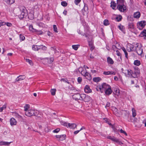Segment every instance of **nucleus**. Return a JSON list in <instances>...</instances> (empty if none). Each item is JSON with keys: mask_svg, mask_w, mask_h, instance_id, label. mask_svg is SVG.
I'll use <instances>...</instances> for the list:
<instances>
[{"mask_svg": "<svg viewBox=\"0 0 146 146\" xmlns=\"http://www.w3.org/2000/svg\"><path fill=\"white\" fill-rule=\"evenodd\" d=\"M77 81L79 83H81L82 81V78L80 77H79L77 79Z\"/></svg>", "mask_w": 146, "mask_h": 146, "instance_id": "obj_56", "label": "nucleus"}, {"mask_svg": "<svg viewBox=\"0 0 146 146\" xmlns=\"http://www.w3.org/2000/svg\"><path fill=\"white\" fill-rule=\"evenodd\" d=\"M105 94L107 95H109L112 92V91L111 89V88L110 86L107 89H106L105 91Z\"/></svg>", "mask_w": 146, "mask_h": 146, "instance_id": "obj_17", "label": "nucleus"}, {"mask_svg": "<svg viewBox=\"0 0 146 146\" xmlns=\"http://www.w3.org/2000/svg\"><path fill=\"white\" fill-rule=\"evenodd\" d=\"M56 91V90L55 89H52L50 91L51 94L53 96L55 95Z\"/></svg>", "mask_w": 146, "mask_h": 146, "instance_id": "obj_41", "label": "nucleus"}, {"mask_svg": "<svg viewBox=\"0 0 146 146\" xmlns=\"http://www.w3.org/2000/svg\"><path fill=\"white\" fill-rule=\"evenodd\" d=\"M32 49L35 51H38L39 50L41 49L46 50L47 49V48L46 46H43L42 48H39L38 45H34L32 46Z\"/></svg>", "mask_w": 146, "mask_h": 146, "instance_id": "obj_10", "label": "nucleus"}, {"mask_svg": "<svg viewBox=\"0 0 146 146\" xmlns=\"http://www.w3.org/2000/svg\"><path fill=\"white\" fill-rule=\"evenodd\" d=\"M140 73V71L138 68L137 69H136L135 71L133 72V77L135 78L137 77V75H139Z\"/></svg>", "mask_w": 146, "mask_h": 146, "instance_id": "obj_15", "label": "nucleus"}, {"mask_svg": "<svg viewBox=\"0 0 146 146\" xmlns=\"http://www.w3.org/2000/svg\"><path fill=\"white\" fill-rule=\"evenodd\" d=\"M117 5H124V0H117Z\"/></svg>", "mask_w": 146, "mask_h": 146, "instance_id": "obj_27", "label": "nucleus"}, {"mask_svg": "<svg viewBox=\"0 0 146 146\" xmlns=\"http://www.w3.org/2000/svg\"><path fill=\"white\" fill-rule=\"evenodd\" d=\"M67 11L66 10H64L63 12V14L65 15H67Z\"/></svg>", "mask_w": 146, "mask_h": 146, "instance_id": "obj_64", "label": "nucleus"}, {"mask_svg": "<svg viewBox=\"0 0 146 146\" xmlns=\"http://www.w3.org/2000/svg\"><path fill=\"white\" fill-rule=\"evenodd\" d=\"M118 27L123 33H125V29L123 26L120 25L118 26Z\"/></svg>", "mask_w": 146, "mask_h": 146, "instance_id": "obj_26", "label": "nucleus"}, {"mask_svg": "<svg viewBox=\"0 0 146 146\" xmlns=\"http://www.w3.org/2000/svg\"><path fill=\"white\" fill-rule=\"evenodd\" d=\"M6 23L3 22L1 21H0V27L1 26L6 25Z\"/></svg>", "mask_w": 146, "mask_h": 146, "instance_id": "obj_54", "label": "nucleus"}, {"mask_svg": "<svg viewBox=\"0 0 146 146\" xmlns=\"http://www.w3.org/2000/svg\"><path fill=\"white\" fill-rule=\"evenodd\" d=\"M8 4H11L15 2V0H3Z\"/></svg>", "mask_w": 146, "mask_h": 146, "instance_id": "obj_25", "label": "nucleus"}, {"mask_svg": "<svg viewBox=\"0 0 146 146\" xmlns=\"http://www.w3.org/2000/svg\"><path fill=\"white\" fill-rule=\"evenodd\" d=\"M123 73L125 74V76L127 77H133V72L131 70H125Z\"/></svg>", "mask_w": 146, "mask_h": 146, "instance_id": "obj_5", "label": "nucleus"}, {"mask_svg": "<svg viewBox=\"0 0 146 146\" xmlns=\"http://www.w3.org/2000/svg\"><path fill=\"white\" fill-rule=\"evenodd\" d=\"M116 72L115 71H104L103 72V74L106 75H115Z\"/></svg>", "mask_w": 146, "mask_h": 146, "instance_id": "obj_16", "label": "nucleus"}, {"mask_svg": "<svg viewBox=\"0 0 146 146\" xmlns=\"http://www.w3.org/2000/svg\"><path fill=\"white\" fill-rule=\"evenodd\" d=\"M68 123L67 122H65V121H63V122H62L61 123V124L62 125H63L64 126H66L67 127H68Z\"/></svg>", "mask_w": 146, "mask_h": 146, "instance_id": "obj_47", "label": "nucleus"}, {"mask_svg": "<svg viewBox=\"0 0 146 146\" xmlns=\"http://www.w3.org/2000/svg\"><path fill=\"white\" fill-rule=\"evenodd\" d=\"M60 129L59 128H57L55 129L53 131V133H57L60 131Z\"/></svg>", "mask_w": 146, "mask_h": 146, "instance_id": "obj_59", "label": "nucleus"}, {"mask_svg": "<svg viewBox=\"0 0 146 146\" xmlns=\"http://www.w3.org/2000/svg\"><path fill=\"white\" fill-rule=\"evenodd\" d=\"M116 6V4L114 1H111V7L112 9H114Z\"/></svg>", "mask_w": 146, "mask_h": 146, "instance_id": "obj_36", "label": "nucleus"}, {"mask_svg": "<svg viewBox=\"0 0 146 146\" xmlns=\"http://www.w3.org/2000/svg\"><path fill=\"white\" fill-rule=\"evenodd\" d=\"M128 26L129 29H133L134 28V25L133 23H129Z\"/></svg>", "mask_w": 146, "mask_h": 146, "instance_id": "obj_42", "label": "nucleus"}, {"mask_svg": "<svg viewBox=\"0 0 146 146\" xmlns=\"http://www.w3.org/2000/svg\"><path fill=\"white\" fill-rule=\"evenodd\" d=\"M110 103L109 102H107V104H106V106H105V107L106 108L108 107H109L110 106Z\"/></svg>", "mask_w": 146, "mask_h": 146, "instance_id": "obj_62", "label": "nucleus"}, {"mask_svg": "<svg viewBox=\"0 0 146 146\" xmlns=\"http://www.w3.org/2000/svg\"><path fill=\"white\" fill-rule=\"evenodd\" d=\"M81 0H75L74 3L76 5H78L81 1Z\"/></svg>", "mask_w": 146, "mask_h": 146, "instance_id": "obj_58", "label": "nucleus"}, {"mask_svg": "<svg viewBox=\"0 0 146 146\" xmlns=\"http://www.w3.org/2000/svg\"><path fill=\"white\" fill-rule=\"evenodd\" d=\"M78 71L80 72L82 75V73H84L85 72L83 70V69L82 67L79 68Z\"/></svg>", "mask_w": 146, "mask_h": 146, "instance_id": "obj_45", "label": "nucleus"}, {"mask_svg": "<svg viewBox=\"0 0 146 146\" xmlns=\"http://www.w3.org/2000/svg\"><path fill=\"white\" fill-rule=\"evenodd\" d=\"M72 98L75 100H81L82 99V94H80L78 93H77L73 95L72 96Z\"/></svg>", "mask_w": 146, "mask_h": 146, "instance_id": "obj_11", "label": "nucleus"}, {"mask_svg": "<svg viewBox=\"0 0 146 146\" xmlns=\"http://www.w3.org/2000/svg\"><path fill=\"white\" fill-rule=\"evenodd\" d=\"M110 86L109 85L106 83H103L101 85L98 86L96 89L97 91H100L101 93H103Z\"/></svg>", "mask_w": 146, "mask_h": 146, "instance_id": "obj_1", "label": "nucleus"}, {"mask_svg": "<svg viewBox=\"0 0 146 146\" xmlns=\"http://www.w3.org/2000/svg\"><path fill=\"white\" fill-rule=\"evenodd\" d=\"M101 80V78L100 77H95L93 78V80L94 82H98Z\"/></svg>", "mask_w": 146, "mask_h": 146, "instance_id": "obj_37", "label": "nucleus"}, {"mask_svg": "<svg viewBox=\"0 0 146 146\" xmlns=\"http://www.w3.org/2000/svg\"><path fill=\"white\" fill-rule=\"evenodd\" d=\"M107 61L108 63L110 64H113L114 62L112 59L110 57H108L107 58Z\"/></svg>", "mask_w": 146, "mask_h": 146, "instance_id": "obj_24", "label": "nucleus"}, {"mask_svg": "<svg viewBox=\"0 0 146 146\" xmlns=\"http://www.w3.org/2000/svg\"><path fill=\"white\" fill-rule=\"evenodd\" d=\"M68 127L71 129H74L77 127V125L74 123L70 124L68 123Z\"/></svg>", "mask_w": 146, "mask_h": 146, "instance_id": "obj_22", "label": "nucleus"}, {"mask_svg": "<svg viewBox=\"0 0 146 146\" xmlns=\"http://www.w3.org/2000/svg\"><path fill=\"white\" fill-rule=\"evenodd\" d=\"M85 72L84 73H82V75L86 79H88L89 80H90L92 79V77L91 75L87 71L86 69L85 70Z\"/></svg>", "mask_w": 146, "mask_h": 146, "instance_id": "obj_9", "label": "nucleus"}, {"mask_svg": "<svg viewBox=\"0 0 146 146\" xmlns=\"http://www.w3.org/2000/svg\"><path fill=\"white\" fill-rule=\"evenodd\" d=\"M11 143V142L1 141L0 142V145H5L9 146Z\"/></svg>", "mask_w": 146, "mask_h": 146, "instance_id": "obj_20", "label": "nucleus"}, {"mask_svg": "<svg viewBox=\"0 0 146 146\" xmlns=\"http://www.w3.org/2000/svg\"><path fill=\"white\" fill-rule=\"evenodd\" d=\"M135 46L132 44H129L127 46V50L129 52H134Z\"/></svg>", "mask_w": 146, "mask_h": 146, "instance_id": "obj_7", "label": "nucleus"}, {"mask_svg": "<svg viewBox=\"0 0 146 146\" xmlns=\"http://www.w3.org/2000/svg\"><path fill=\"white\" fill-rule=\"evenodd\" d=\"M36 112L35 110L32 109H31L25 112V115L28 117H31L35 115Z\"/></svg>", "mask_w": 146, "mask_h": 146, "instance_id": "obj_3", "label": "nucleus"}, {"mask_svg": "<svg viewBox=\"0 0 146 146\" xmlns=\"http://www.w3.org/2000/svg\"><path fill=\"white\" fill-rule=\"evenodd\" d=\"M91 100V98L89 96L84 94H82V100L85 102H89Z\"/></svg>", "mask_w": 146, "mask_h": 146, "instance_id": "obj_6", "label": "nucleus"}, {"mask_svg": "<svg viewBox=\"0 0 146 146\" xmlns=\"http://www.w3.org/2000/svg\"><path fill=\"white\" fill-rule=\"evenodd\" d=\"M54 58L53 57H51L48 60V62L49 64H51L54 61Z\"/></svg>", "mask_w": 146, "mask_h": 146, "instance_id": "obj_49", "label": "nucleus"}, {"mask_svg": "<svg viewBox=\"0 0 146 146\" xmlns=\"http://www.w3.org/2000/svg\"><path fill=\"white\" fill-rule=\"evenodd\" d=\"M122 114L124 118L126 120H128L129 116V113L128 112L124 110L122 111Z\"/></svg>", "mask_w": 146, "mask_h": 146, "instance_id": "obj_12", "label": "nucleus"}, {"mask_svg": "<svg viewBox=\"0 0 146 146\" xmlns=\"http://www.w3.org/2000/svg\"><path fill=\"white\" fill-rule=\"evenodd\" d=\"M21 10L22 9L21 14L19 15V17L20 19H22L24 18L27 14V11L25 8L23 7L21 8Z\"/></svg>", "mask_w": 146, "mask_h": 146, "instance_id": "obj_4", "label": "nucleus"}, {"mask_svg": "<svg viewBox=\"0 0 146 146\" xmlns=\"http://www.w3.org/2000/svg\"><path fill=\"white\" fill-rule=\"evenodd\" d=\"M113 93L116 95L118 96L120 94V90L118 88H115Z\"/></svg>", "mask_w": 146, "mask_h": 146, "instance_id": "obj_21", "label": "nucleus"}, {"mask_svg": "<svg viewBox=\"0 0 146 146\" xmlns=\"http://www.w3.org/2000/svg\"><path fill=\"white\" fill-rule=\"evenodd\" d=\"M44 128V130L46 132H48L49 131V129L47 127V126L46 125L45 127H43Z\"/></svg>", "mask_w": 146, "mask_h": 146, "instance_id": "obj_57", "label": "nucleus"}, {"mask_svg": "<svg viewBox=\"0 0 146 146\" xmlns=\"http://www.w3.org/2000/svg\"><path fill=\"white\" fill-rule=\"evenodd\" d=\"M112 141L115 142L116 143H118L120 145L123 144L122 143H121V141H119V139L116 138L115 137L113 138Z\"/></svg>", "mask_w": 146, "mask_h": 146, "instance_id": "obj_30", "label": "nucleus"}, {"mask_svg": "<svg viewBox=\"0 0 146 146\" xmlns=\"http://www.w3.org/2000/svg\"><path fill=\"white\" fill-rule=\"evenodd\" d=\"M10 124L11 126L16 125L17 122L16 120L14 118H11L10 120Z\"/></svg>", "mask_w": 146, "mask_h": 146, "instance_id": "obj_14", "label": "nucleus"}, {"mask_svg": "<svg viewBox=\"0 0 146 146\" xmlns=\"http://www.w3.org/2000/svg\"><path fill=\"white\" fill-rule=\"evenodd\" d=\"M80 45L78 44V45H73L72 46V48L74 49L75 50H77L78 48L79 47Z\"/></svg>", "mask_w": 146, "mask_h": 146, "instance_id": "obj_39", "label": "nucleus"}, {"mask_svg": "<svg viewBox=\"0 0 146 146\" xmlns=\"http://www.w3.org/2000/svg\"><path fill=\"white\" fill-rule=\"evenodd\" d=\"M84 90L85 93H88L92 92V90L90 88V87L88 85H86L84 88Z\"/></svg>", "mask_w": 146, "mask_h": 146, "instance_id": "obj_18", "label": "nucleus"}, {"mask_svg": "<svg viewBox=\"0 0 146 146\" xmlns=\"http://www.w3.org/2000/svg\"><path fill=\"white\" fill-rule=\"evenodd\" d=\"M35 33H36L37 34L39 35H42L43 34V32L40 30H36V31H35Z\"/></svg>", "mask_w": 146, "mask_h": 146, "instance_id": "obj_44", "label": "nucleus"}, {"mask_svg": "<svg viewBox=\"0 0 146 146\" xmlns=\"http://www.w3.org/2000/svg\"><path fill=\"white\" fill-rule=\"evenodd\" d=\"M140 13L139 12H137L134 13L133 16L135 18H139L140 17Z\"/></svg>", "mask_w": 146, "mask_h": 146, "instance_id": "obj_23", "label": "nucleus"}, {"mask_svg": "<svg viewBox=\"0 0 146 146\" xmlns=\"http://www.w3.org/2000/svg\"><path fill=\"white\" fill-rule=\"evenodd\" d=\"M38 25L41 27H43L44 26V24L42 23H40L38 24Z\"/></svg>", "mask_w": 146, "mask_h": 146, "instance_id": "obj_55", "label": "nucleus"}, {"mask_svg": "<svg viewBox=\"0 0 146 146\" xmlns=\"http://www.w3.org/2000/svg\"><path fill=\"white\" fill-rule=\"evenodd\" d=\"M6 24L8 27H11L12 26V24L11 23L8 22L6 23Z\"/></svg>", "mask_w": 146, "mask_h": 146, "instance_id": "obj_61", "label": "nucleus"}, {"mask_svg": "<svg viewBox=\"0 0 146 146\" xmlns=\"http://www.w3.org/2000/svg\"><path fill=\"white\" fill-rule=\"evenodd\" d=\"M53 27L54 31L56 33H57L58 32L57 31V28L56 25H53Z\"/></svg>", "mask_w": 146, "mask_h": 146, "instance_id": "obj_48", "label": "nucleus"}, {"mask_svg": "<svg viewBox=\"0 0 146 146\" xmlns=\"http://www.w3.org/2000/svg\"><path fill=\"white\" fill-rule=\"evenodd\" d=\"M122 19V17L121 15H119L118 16H117L115 17V19L116 21L119 22Z\"/></svg>", "mask_w": 146, "mask_h": 146, "instance_id": "obj_35", "label": "nucleus"}, {"mask_svg": "<svg viewBox=\"0 0 146 146\" xmlns=\"http://www.w3.org/2000/svg\"><path fill=\"white\" fill-rule=\"evenodd\" d=\"M29 30L33 32H35V31H36V29H34L33 28V26L32 25H30L29 26Z\"/></svg>", "mask_w": 146, "mask_h": 146, "instance_id": "obj_29", "label": "nucleus"}, {"mask_svg": "<svg viewBox=\"0 0 146 146\" xmlns=\"http://www.w3.org/2000/svg\"><path fill=\"white\" fill-rule=\"evenodd\" d=\"M57 140L59 141H62L66 139V135H56V136Z\"/></svg>", "mask_w": 146, "mask_h": 146, "instance_id": "obj_13", "label": "nucleus"}, {"mask_svg": "<svg viewBox=\"0 0 146 146\" xmlns=\"http://www.w3.org/2000/svg\"><path fill=\"white\" fill-rule=\"evenodd\" d=\"M61 5L64 7H66L67 6V3L65 1H63L61 2Z\"/></svg>", "mask_w": 146, "mask_h": 146, "instance_id": "obj_46", "label": "nucleus"}, {"mask_svg": "<svg viewBox=\"0 0 146 146\" xmlns=\"http://www.w3.org/2000/svg\"><path fill=\"white\" fill-rule=\"evenodd\" d=\"M141 35H142V36H143L144 38L146 40V30H144L142 32Z\"/></svg>", "mask_w": 146, "mask_h": 146, "instance_id": "obj_32", "label": "nucleus"}, {"mask_svg": "<svg viewBox=\"0 0 146 146\" xmlns=\"http://www.w3.org/2000/svg\"><path fill=\"white\" fill-rule=\"evenodd\" d=\"M20 40H23L25 39V37L23 35H22V34H20Z\"/></svg>", "mask_w": 146, "mask_h": 146, "instance_id": "obj_50", "label": "nucleus"}, {"mask_svg": "<svg viewBox=\"0 0 146 146\" xmlns=\"http://www.w3.org/2000/svg\"><path fill=\"white\" fill-rule=\"evenodd\" d=\"M24 111L26 112L27 110H29L30 108V105L29 104H26L24 107Z\"/></svg>", "mask_w": 146, "mask_h": 146, "instance_id": "obj_31", "label": "nucleus"}, {"mask_svg": "<svg viewBox=\"0 0 146 146\" xmlns=\"http://www.w3.org/2000/svg\"><path fill=\"white\" fill-rule=\"evenodd\" d=\"M139 25L141 27L143 28L146 25L145 22V21H141L139 22Z\"/></svg>", "mask_w": 146, "mask_h": 146, "instance_id": "obj_28", "label": "nucleus"}, {"mask_svg": "<svg viewBox=\"0 0 146 146\" xmlns=\"http://www.w3.org/2000/svg\"><path fill=\"white\" fill-rule=\"evenodd\" d=\"M136 45L134 52H136L138 55H141L143 52L142 46L141 44L139 43H137Z\"/></svg>", "mask_w": 146, "mask_h": 146, "instance_id": "obj_2", "label": "nucleus"}, {"mask_svg": "<svg viewBox=\"0 0 146 146\" xmlns=\"http://www.w3.org/2000/svg\"><path fill=\"white\" fill-rule=\"evenodd\" d=\"M110 24L108 20L105 19L104 21V25L107 26Z\"/></svg>", "mask_w": 146, "mask_h": 146, "instance_id": "obj_40", "label": "nucleus"}, {"mask_svg": "<svg viewBox=\"0 0 146 146\" xmlns=\"http://www.w3.org/2000/svg\"><path fill=\"white\" fill-rule=\"evenodd\" d=\"M132 115L133 117H135L136 115V111L134 108L132 109Z\"/></svg>", "mask_w": 146, "mask_h": 146, "instance_id": "obj_34", "label": "nucleus"}, {"mask_svg": "<svg viewBox=\"0 0 146 146\" xmlns=\"http://www.w3.org/2000/svg\"><path fill=\"white\" fill-rule=\"evenodd\" d=\"M114 79L115 81H118V78L117 76H115L114 78Z\"/></svg>", "mask_w": 146, "mask_h": 146, "instance_id": "obj_63", "label": "nucleus"}, {"mask_svg": "<svg viewBox=\"0 0 146 146\" xmlns=\"http://www.w3.org/2000/svg\"><path fill=\"white\" fill-rule=\"evenodd\" d=\"M28 17L30 19H32L34 18V15L31 13H29L28 14Z\"/></svg>", "mask_w": 146, "mask_h": 146, "instance_id": "obj_38", "label": "nucleus"}, {"mask_svg": "<svg viewBox=\"0 0 146 146\" xmlns=\"http://www.w3.org/2000/svg\"><path fill=\"white\" fill-rule=\"evenodd\" d=\"M61 81H64L65 82H66L68 84H69V82L68 81V80L66 78H62L61 79Z\"/></svg>", "mask_w": 146, "mask_h": 146, "instance_id": "obj_51", "label": "nucleus"}, {"mask_svg": "<svg viewBox=\"0 0 146 146\" xmlns=\"http://www.w3.org/2000/svg\"><path fill=\"white\" fill-rule=\"evenodd\" d=\"M25 78V76L24 75H21L18 76L16 79V81L18 82L24 80Z\"/></svg>", "mask_w": 146, "mask_h": 146, "instance_id": "obj_19", "label": "nucleus"}, {"mask_svg": "<svg viewBox=\"0 0 146 146\" xmlns=\"http://www.w3.org/2000/svg\"><path fill=\"white\" fill-rule=\"evenodd\" d=\"M124 54H125V56L126 58H127V59H128V53H127V51H125V52H124Z\"/></svg>", "mask_w": 146, "mask_h": 146, "instance_id": "obj_60", "label": "nucleus"}, {"mask_svg": "<svg viewBox=\"0 0 146 146\" xmlns=\"http://www.w3.org/2000/svg\"><path fill=\"white\" fill-rule=\"evenodd\" d=\"M26 61L27 62H28L30 65L31 66L33 65V63L31 60H30L29 59H26Z\"/></svg>", "mask_w": 146, "mask_h": 146, "instance_id": "obj_43", "label": "nucleus"}, {"mask_svg": "<svg viewBox=\"0 0 146 146\" xmlns=\"http://www.w3.org/2000/svg\"><path fill=\"white\" fill-rule=\"evenodd\" d=\"M134 65L137 66H139L141 64V63L140 61L138 60H136L134 61Z\"/></svg>", "mask_w": 146, "mask_h": 146, "instance_id": "obj_33", "label": "nucleus"}, {"mask_svg": "<svg viewBox=\"0 0 146 146\" xmlns=\"http://www.w3.org/2000/svg\"><path fill=\"white\" fill-rule=\"evenodd\" d=\"M116 54L119 56H120V58H121V53L118 50H116Z\"/></svg>", "mask_w": 146, "mask_h": 146, "instance_id": "obj_52", "label": "nucleus"}, {"mask_svg": "<svg viewBox=\"0 0 146 146\" xmlns=\"http://www.w3.org/2000/svg\"><path fill=\"white\" fill-rule=\"evenodd\" d=\"M120 131L121 133L124 134L126 136L127 135V134L126 132L123 130L122 129L120 130Z\"/></svg>", "mask_w": 146, "mask_h": 146, "instance_id": "obj_53", "label": "nucleus"}, {"mask_svg": "<svg viewBox=\"0 0 146 146\" xmlns=\"http://www.w3.org/2000/svg\"><path fill=\"white\" fill-rule=\"evenodd\" d=\"M117 7L119 11L121 12H124L127 9L126 6L124 5H117Z\"/></svg>", "mask_w": 146, "mask_h": 146, "instance_id": "obj_8", "label": "nucleus"}]
</instances>
